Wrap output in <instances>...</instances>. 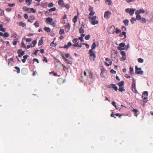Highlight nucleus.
<instances>
[{"mask_svg": "<svg viewBox=\"0 0 153 153\" xmlns=\"http://www.w3.org/2000/svg\"><path fill=\"white\" fill-rule=\"evenodd\" d=\"M141 68H138L137 66H135V73L138 74H142L143 72L141 71Z\"/></svg>", "mask_w": 153, "mask_h": 153, "instance_id": "obj_6", "label": "nucleus"}, {"mask_svg": "<svg viewBox=\"0 0 153 153\" xmlns=\"http://www.w3.org/2000/svg\"><path fill=\"white\" fill-rule=\"evenodd\" d=\"M56 45V43H54V41H53V42L51 43L50 46L52 47H55Z\"/></svg>", "mask_w": 153, "mask_h": 153, "instance_id": "obj_31", "label": "nucleus"}, {"mask_svg": "<svg viewBox=\"0 0 153 153\" xmlns=\"http://www.w3.org/2000/svg\"><path fill=\"white\" fill-rule=\"evenodd\" d=\"M17 53H18V56L21 57L25 54L24 51H22V50L19 49L17 51Z\"/></svg>", "mask_w": 153, "mask_h": 153, "instance_id": "obj_8", "label": "nucleus"}, {"mask_svg": "<svg viewBox=\"0 0 153 153\" xmlns=\"http://www.w3.org/2000/svg\"><path fill=\"white\" fill-rule=\"evenodd\" d=\"M36 43V40H34L32 42V44L33 45V47H35Z\"/></svg>", "mask_w": 153, "mask_h": 153, "instance_id": "obj_49", "label": "nucleus"}, {"mask_svg": "<svg viewBox=\"0 0 153 153\" xmlns=\"http://www.w3.org/2000/svg\"><path fill=\"white\" fill-rule=\"evenodd\" d=\"M95 13V12L94 11H92L91 10L90 13H89V15L90 16H93Z\"/></svg>", "mask_w": 153, "mask_h": 153, "instance_id": "obj_46", "label": "nucleus"}, {"mask_svg": "<svg viewBox=\"0 0 153 153\" xmlns=\"http://www.w3.org/2000/svg\"><path fill=\"white\" fill-rule=\"evenodd\" d=\"M109 87L114 88L115 91H117L118 90L117 87L116 86V85L112 83L109 85Z\"/></svg>", "mask_w": 153, "mask_h": 153, "instance_id": "obj_11", "label": "nucleus"}, {"mask_svg": "<svg viewBox=\"0 0 153 153\" xmlns=\"http://www.w3.org/2000/svg\"><path fill=\"white\" fill-rule=\"evenodd\" d=\"M126 59V56H123L120 58V60L121 61H124Z\"/></svg>", "mask_w": 153, "mask_h": 153, "instance_id": "obj_41", "label": "nucleus"}, {"mask_svg": "<svg viewBox=\"0 0 153 153\" xmlns=\"http://www.w3.org/2000/svg\"><path fill=\"white\" fill-rule=\"evenodd\" d=\"M123 35H124V38H126V32H122L121 34L119 35V36H122Z\"/></svg>", "mask_w": 153, "mask_h": 153, "instance_id": "obj_19", "label": "nucleus"}, {"mask_svg": "<svg viewBox=\"0 0 153 153\" xmlns=\"http://www.w3.org/2000/svg\"><path fill=\"white\" fill-rule=\"evenodd\" d=\"M14 68L15 69L17 70V72L18 74H19L20 72V69L18 67L15 66Z\"/></svg>", "mask_w": 153, "mask_h": 153, "instance_id": "obj_35", "label": "nucleus"}, {"mask_svg": "<svg viewBox=\"0 0 153 153\" xmlns=\"http://www.w3.org/2000/svg\"><path fill=\"white\" fill-rule=\"evenodd\" d=\"M17 36V35L16 33L12 35V37L14 39V40H16Z\"/></svg>", "mask_w": 153, "mask_h": 153, "instance_id": "obj_43", "label": "nucleus"}, {"mask_svg": "<svg viewBox=\"0 0 153 153\" xmlns=\"http://www.w3.org/2000/svg\"><path fill=\"white\" fill-rule=\"evenodd\" d=\"M141 22L142 23H145L146 22V19L145 18H142L141 19Z\"/></svg>", "mask_w": 153, "mask_h": 153, "instance_id": "obj_48", "label": "nucleus"}, {"mask_svg": "<svg viewBox=\"0 0 153 153\" xmlns=\"http://www.w3.org/2000/svg\"><path fill=\"white\" fill-rule=\"evenodd\" d=\"M0 30L2 32H4L6 31V30L3 27L0 28Z\"/></svg>", "mask_w": 153, "mask_h": 153, "instance_id": "obj_56", "label": "nucleus"}, {"mask_svg": "<svg viewBox=\"0 0 153 153\" xmlns=\"http://www.w3.org/2000/svg\"><path fill=\"white\" fill-rule=\"evenodd\" d=\"M64 27L65 28V31L66 32H68L70 29V26L69 24L68 23L64 25Z\"/></svg>", "mask_w": 153, "mask_h": 153, "instance_id": "obj_10", "label": "nucleus"}, {"mask_svg": "<svg viewBox=\"0 0 153 153\" xmlns=\"http://www.w3.org/2000/svg\"><path fill=\"white\" fill-rule=\"evenodd\" d=\"M62 59H64L65 61L67 63H68V64H71V63L70 62V61H69V60H68V59L65 58V57L64 56L63 54L62 55Z\"/></svg>", "mask_w": 153, "mask_h": 153, "instance_id": "obj_15", "label": "nucleus"}, {"mask_svg": "<svg viewBox=\"0 0 153 153\" xmlns=\"http://www.w3.org/2000/svg\"><path fill=\"white\" fill-rule=\"evenodd\" d=\"M110 72L112 74H115L116 73V72L112 69L110 70Z\"/></svg>", "mask_w": 153, "mask_h": 153, "instance_id": "obj_63", "label": "nucleus"}, {"mask_svg": "<svg viewBox=\"0 0 153 153\" xmlns=\"http://www.w3.org/2000/svg\"><path fill=\"white\" fill-rule=\"evenodd\" d=\"M93 50H92V49H90L89 51V53L90 54H94V52L93 51Z\"/></svg>", "mask_w": 153, "mask_h": 153, "instance_id": "obj_60", "label": "nucleus"}, {"mask_svg": "<svg viewBox=\"0 0 153 153\" xmlns=\"http://www.w3.org/2000/svg\"><path fill=\"white\" fill-rule=\"evenodd\" d=\"M22 72L23 74H25L27 72V69L26 68L22 69Z\"/></svg>", "mask_w": 153, "mask_h": 153, "instance_id": "obj_24", "label": "nucleus"}, {"mask_svg": "<svg viewBox=\"0 0 153 153\" xmlns=\"http://www.w3.org/2000/svg\"><path fill=\"white\" fill-rule=\"evenodd\" d=\"M129 21L127 19H124L123 21V22L124 23V24L126 26H127L128 25Z\"/></svg>", "mask_w": 153, "mask_h": 153, "instance_id": "obj_18", "label": "nucleus"}, {"mask_svg": "<svg viewBox=\"0 0 153 153\" xmlns=\"http://www.w3.org/2000/svg\"><path fill=\"white\" fill-rule=\"evenodd\" d=\"M64 33V30L63 29H60L59 31V34L60 35H62Z\"/></svg>", "mask_w": 153, "mask_h": 153, "instance_id": "obj_39", "label": "nucleus"}, {"mask_svg": "<svg viewBox=\"0 0 153 153\" xmlns=\"http://www.w3.org/2000/svg\"><path fill=\"white\" fill-rule=\"evenodd\" d=\"M77 16H74L73 18V22L74 23H75L77 22Z\"/></svg>", "mask_w": 153, "mask_h": 153, "instance_id": "obj_27", "label": "nucleus"}, {"mask_svg": "<svg viewBox=\"0 0 153 153\" xmlns=\"http://www.w3.org/2000/svg\"><path fill=\"white\" fill-rule=\"evenodd\" d=\"M132 90L133 92L137 93V91L136 90L135 86V80L133 79L131 85Z\"/></svg>", "mask_w": 153, "mask_h": 153, "instance_id": "obj_3", "label": "nucleus"}, {"mask_svg": "<svg viewBox=\"0 0 153 153\" xmlns=\"http://www.w3.org/2000/svg\"><path fill=\"white\" fill-rule=\"evenodd\" d=\"M32 40L30 38H28L26 39V41L27 42H30Z\"/></svg>", "mask_w": 153, "mask_h": 153, "instance_id": "obj_55", "label": "nucleus"}, {"mask_svg": "<svg viewBox=\"0 0 153 153\" xmlns=\"http://www.w3.org/2000/svg\"><path fill=\"white\" fill-rule=\"evenodd\" d=\"M27 11L28 13L32 12L33 13H35L36 12V10H27Z\"/></svg>", "mask_w": 153, "mask_h": 153, "instance_id": "obj_54", "label": "nucleus"}, {"mask_svg": "<svg viewBox=\"0 0 153 153\" xmlns=\"http://www.w3.org/2000/svg\"><path fill=\"white\" fill-rule=\"evenodd\" d=\"M115 116H118L119 117H120L122 115L120 114H115Z\"/></svg>", "mask_w": 153, "mask_h": 153, "instance_id": "obj_59", "label": "nucleus"}, {"mask_svg": "<svg viewBox=\"0 0 153 153\" xmlns=\"http://www.w3.org/2000/svg\"><path fill=\"white\" fill-rule=\"evenodd\" d=\"M98 23V21L97 20H94L92 21L91 22V24L93 25H95L97 24Z\"/></svg>", "mask_w": 153, "mask_h": 153, "instance_id": "obj_21", "label": "nucleus"}, {"mask_svg": "<svg viewBox=\"0 0 153 153\" xmlns=\"http://www.w3.org/2000/svg\"><path fill=\"white\" fill-rule=\"evenodd\" d=\"M72 45V44L71 42H68L67 45H65L64 46L62 47V48H66V49H68L69 47H70V46H71Z\"/></svg>", "mask_w": 153, "mask_h": 153, "instance_id": "obj_14", "label": "nucleus"}, {"mask_svg": "<svg viewBox=\"0 0 153 153\" xmlns=\"http://www.w3.org/2000/svg\"><path fill=\"white\" fill-rule=\"evenodd\" d=\"M19 25L20 26H22L23 27H24L26 26V24L22 22H21L20 23H19Z\"/></svg>", "mask_w": 153, "mask_h": 153, "instance_id": "obj_22", "label": "nucleus"}, {"mask_svg": "<svg viewBox=\"0 0 153 153\" xmlns=\"http://www.w3.org/2000/svg\"><path fill=\"white\" fill-rule=\"evenodd\" d=\"M21 46L22 48H26V46L24 44V42H22Z\"/></svg>", "mask_w": 153, "mask_h": 153, "instance_id": "obj_57", "label": "nucleus"}, {"mask_svg": "<svg viewBox=\"0 0 153 153\" xmlns=\"http://www.w3.org/2000/svg\"><path fill=\"white\" fill-rule=\"evenodd\" d=\"M121 54L122 56H126V52L124 51H122L120 53Z\"/></svg>", "mask_w": 153, "mask_h": 153, "instance_id": "obj_47", "label": "nucleus"}, {"mask_svg": "<svg viewBox=\"0 0 153 153\" xmlns=\"http://www.w3.org/2000/svg\"><path fill=\"white\" fill-rule=\"evenodd\" d=\"M130 72L131 74H132L133 72V68H132L131 66H130L129 67Z\"/></svg>", "mask_w": 153, "mask_h": 153, "instance_id": "obj_53", "label": "nucleus"}, {"mask_svg": "<svg viewBox=\"0 0 153 153\" xmlns=\"http://www.w3.org/2000/svg\"><path fill=\"white\" fill-rule=\"evenodd\" d=\"M53 6V4L52 3H49L48 5V7H52Z\"/></svg>", "mask_w": 153, "mask_h": 153, "instance_id": "obj_62", "label": "nucleus"}, {"mask_svg": "<svg viewBox=\"0 0 153 153\" xmlns=\"http://www.w3.org/2000/svg\"><path fill=\"white\" fill-rule=\"evenodd\" d=\"M105 3L107 4L108 5H110L111 4V0H105Z\"/></svg>", "mask_w": 153, "mask_h": 153, "instance_id": "obj_34", "label": "nucleus"}, {"mask_svg": "<svg viewBox=\"0 0 153 153\" xmlns=\"http://www.w3.org/2000/svg\"><path fill=\"white\" fill-rule=\"evenodd\" d=\"M44 43V41L42 39V38H41L40 40L39 41L38 45L40 46L43 44Z\"/></svg>", "mask_w": 153, "mask_h": 153, "instance_id": "obj_17", "label": "nucleus"}, {"mask_svg": "<svg viewBox=\"0 0 153 153\" xmlns=\"http://www.w3.org/2000/svg\"><path fill=\"white\" fill-rule=\"evenodd\" d=\"M132 111L134 112V115L135 116L137 117V112L138 111V110L137 109H134L133 108V110Z\"/></svg>", "mask_w": 153, "mask_h": 153, "instance_id": "obj_16", "label": "nucleus"}, {"mask_svg": "<svg viewBox=\"0 0 153 153\" xmlns=\"http://www.w3.org/2000/svg\"><path fill=\"white\" fill-rule=\"evenodd\" d=\"M105 60L106 61H108L109 63L110 64H111L112 63V62L111 60H110L108 58H106L105 59Z\"/></svg>", "mask_w": 153, "mask_h": 153, "instance_id": "obj_33", "label": "nucleus"}, {"mask_svg": "<svg viewBox=\"0 0 153 153\" xmlns=\"http://www.w3.org/2000/svg\"><path fill=\"white\" fill-rule=\"evenodd\" d=\"M9 36V34L8 32H5L4 33V37L7 38Z\"/></svg>", "mask_w": 153, "mask_h": 153, "instance_id": "obj_36", "label": "nucleus"}, {"mask_svg": "<svg viewBox=\"0 0 153 153\" xmlns=\"http://www.w3.org/2000/svg\"><path fill=\"white\" fill-rule=\"evenodd\" d=\"M142 18L141 17V16L140 15H137L136 16V19L137 20H140Z\"/></svg>", "mask_w": 153, "mask_h": 153, "instance_id": "obj_38", "label": "nucleus"}, {"mask_svg": "<svg viewBox=\"0 0 153 153\" xmlns=\"http://www.w3.org/2000/svg\"><path fill=\"white\" fill-rule=\"evenodd\" d=\"M140 13V12L139 10H137L135 11V14L137 15H139Z\"/></svg>", "mask_w": 153, "mask_h": 153, "instance_id": "obj_58", "label": "nucleus"}, {"mask_svg": "<svg viewBox=\"0 0 153 153\" xmlns=\"http://www.w3.org/2000/svg\"><path fill=\"white\" fill-rule=\"evenodd\" d=\"M82 45H85V46H86V48H89V45L87 43H82Z\"/></svg>", "mask_w": 153, "mask_h": 153, "instance_id": "obj_45", "label": "nucleus"}, {"mask_svg": "<svg viewBox=\"0 0 153 153\" xmlns=\"http://www.w3.org/2000/svg\"><path fill=\"white\" fill-rule=\"evenodd\" d=\"M136 20V19L134 17H132L130 19V22L132 24H134V22Z\"/></svg>", "mask_w": 153, "mask_h": 153, "instance_id": "obj_29", "label": "nucleus"}, {"mask_svg": "<svg viewBox=\"0 0 153 153\" xmlns=\"http://www.w3.org/2000/svg\"><path fill=\"white\" fill-rule=\"evenodd\" d=\"M96 57V56L95 54H91L89 55V59L91 61H94Z\"/></svg>", "mask_w": 153, "mask_h": 153, "instance_id": "obj_9", "label": "nucleus"}, {"mask_svg": "<svg viewBox=\"0 0 153 153\" xmlns=\"http://www.w3.org/2000/svg\"><path fill=\"white\" fill-rule=\"evenodd\" d=\"M73 42L74 44H79V41L77 38L74 39L73 40Z\"/></svg>", "mask_w": 153, "mask_h": 153, "instance_id": "obj_25", "label": "nucleus"}, {"mask_svg": "<svg viewBox=\"0 0 153 153\" xmlns=\"http://www.w3.org/2000/svg\"><path fill=\"white\" fill-rule=\"evenodd\" d=\"M105 71V68H102L101 69V73L100 74H104Z\"/></svg>", "mask_w": 153, "mask_h": 153, "instance_id": "obj_52", "label": "nucleus"}, {"mask_svg": "<svg viewBox=\"0 0 153 153\" xmlns=\"http://www.w3.org/2000/svg\"><path fill=\"white\" fill-rule=\"evenodd\" d=\"M114 116V113L113 112H112L111 114V117H113L115 119L116 117H115Z\"/></svg>", "mask_w": 153, "mask_h": 153, "instance_id": "obj_64", "label": "nucleus"}, {"mask_svg": "<svg viewBox=\"0 0 153 153\" xmlns=\"http://www.w3.org/2000/svg\"><path fill=\"white\" fill-rule=\"evenodd\" d=\"M32 1V0H26V3L27 5H29Z\"/></svg>", "mask_w": 153, "mask_h": 153, "instance_id": "obj_30", "label": "nucleus"}, {"mask_svg": "<svg viewBox=\"0 0 153 153\" xmlns=\"http://www.w3.org/2000/svg\"><path fill=\"white\" fill-rule=\"evenodd\" d=\"M111 59L115 63H117L118 61V58L117 53L116 52H114V54H112L111 55Z\"/></svg>", "mask_w": 153, "mask_h": 153, "instance_id": "obj_2", "label": "nucleus"}, {"mask_svg": "<svg viewBox=\"0 0 153 153\" xmlns=\"http://www.w3.org/2000/svg\"><path fill=\"white\" fill-rule=\"evenodd\" d=\"M111 14V12L109 10L105 12L104 15V17L106 19H108L109 18L110 15Z\"/></svg>", "mask_w": 153, "mask_h": 153, "instance_id": "obj_5", "label": "nucleus"}, {"mask_svg": "<svg viewBox=\"0 0 153 153\" xmlns=\"http://www.w3.org/2000/svg\"><path fill=\"white\" fill-rule=\"evenodd\" d=\"M118 90L119 91L121 92H122L123 91H124L125 90L123 89V87H119Z\"/></svg>", "mask_w": 153, "mask_h": 153, "instance_id": "obj_37", "label": "nucleus"}, {"mask_svg": "<svg viewBox=\"0 0 153 153\" xmlns=\"http://www.w3.org/2000/svg\"><path fill=\"white\" fill-rule=\"evenodd\" d=\"M46 22L47 24H49L53 27H55V23L53 21V19L50 17H48L46 19Z\"/></svg>", "mask_w": 153, "mask_h": 153, "instance_id": "obj_1", "label": "nucleus"}, {"mask_svg": "<svg viewBox=\"0 0 153 153\" xmlns=\"http://www.w3.org/2000/svg\"><path fill=\"white\" fill-rule=\"evenodd\" d=\"M79 33H84V30L82 28H79Z\"/></svg>", "mask_w": 153, "mask_h": 153, "instance_id": "obj_50", "label": "nucleus"}, {"mask_svg": "<svg viewBox=\"0 0 153 153\" xmlns=\"http://www.w3.org/2000/svg\"><path fill=\"white\" fill-rule=\"evenodd\" d=\"M89 74L90 78H92L93 74L92 72L91 71L89 72Z\"/></svg>", "mask_w": 153, "mask_h": 153, "instance_id": "obj_42", "label": "nucleus"}, {"mask_svg": "<svg viewBox=\"0 0 153 153\" xmlns=\"http://www.w3.org/2000/svg\"><path fill=\"white\" fill-rule=\"evenodd\" d=\"M89 19H91L92 20H94L96 19H97V16H93L92 17H91V16H89Z\"/></svg>", "mask_w": 153, "mask_h": 153, "instance_id": "obj_28", "label": "nucleus"}, {"mask_svg": "<svg viewBox=\"0 0 153 153\" xmlns=\"http://www.w3.org/2000/svg\"><path fill=\"white\" fill-rule=\"evenodd\" d=\"M91 37V36L90 35H87L85 36V39L86 40H88Z\"/></svg>", "mask_w": 153, "mask_h": 153, "instance_id": "obj_40", "label": "nucleus"}, {"mask_svg": "<svg viewBox=\"0 0 153 153\" xmlns=\"http://www.w3.org/2000/svg\"><path fill=\"white\" fill-rule=\"evenodd\" d=\"M96 47V45L95 42L93 43L91 45V47L92 50H94Z\"/></svg>", "mask_w": 153, "mask_h": 153, "instance_id": "obj_23", "label": "nucleus"}, {"mask_svg": "<svg viewBox=\"0 0 153 153\" xmlns=\"http://www.w3.org/2000/svg\"><path fill=\"white\" fill-rule=\"evenodd\" d=\"M135 10H126V13H128L130 15H132L134 13Z\"/></svg>", "mask_w": 153, "mask_h": 153, "instance_id": "obj_13", "label": "nucleus"}, {"mask_svg": "<svg viewBox=\"0 0 153 153\" xmlns=\"http://www.w3.org/2000/svg\"><path fill=\"white\" fill-rule=\"evenodd\" d=\"M125 46V44L123 43H121L119 44V46L117 47V48L119 50H123L125 49L124 47Z\"/></svg>", "mask_w": 153, "mask_h": 153, "instance_id": "obj_7", "label": "nucleus"}, {"mask_svg": "<svg viewBox=\"0 0 153 153\" xmlns=\"http://www.w3.org/2000/svg\"><path fill=\"white\" fill-rule=\"evenodd\" d=\"M138 61L139 63H142L143 62V59L139 58L138 59Z\"/></svg>", "mask_w": 153, "mask_h": 153, "instance_id": "obj_44", "label": "nucleus"}, {"mask_svg": "<svg viewBox=\"0 0 153 153\" xmlns=\"http://www.w3.org/2000/svg\"><path fill=\"white\" fill-rule=\"evenodd\" d=\"M121 30L120 29H118L117 28L116 30V31H115V33H116L118 34L121 33Z\"/></svg>", "mask_w": 153, "mask_h": 153, "instance_id": "obj_51", "label": "nucleus"}, {"mask_svg": "<svg viewBox=\"0 0 153 153\" xmlns=\"http://www.w3.org/2000/svg\"><path fill=\"white\" fill-rule=\"evenodd\" d=\"M148 95V93L147 91H145L143 94H142V97L143 99V101L145 102H147V97Z\"/></svg>", "mask_w": 153, "mask_h": 153, "instance_id": "obj_4", "label": "nucleus"}, {"mask_svg": "<svg viewBox=\"0 0 153 153\" xmlns=\"http://www.w3.org/2000/svg\"><path fill=\"white\" fill-rule=\"evenodd\" d=\"M44 30L47 32H50L51 31V29L49 27H45Z\"/></svg>", "mask_w": 153, "mask_h": 153, "instance_id": "obj_20", "label": "nucleus"}, {"mask_svg": "<svg viewBox=\"0 0 153 153\" xmlns=\"http://www.w3.org/2000/svg\"><path fill=\"white\" fill-rule=\"evenodd\" d=\"M58 4L61 6L63 7L65 6L64 2L63 0H59L58 2Z\"/></svg>", "mask_w": 153, "mask_h": 153, "instance_id": "obj_12", "label": "nucleus"}, {"mask_svg": "<svg viewBox=\"0 0 153 153\" xmlns=\"http://www.w3.org/2000/svg\"><path fill=\"white\" fill-rule=\"evenodd\" d=\"M34 25L35 26V27H39V25L38 22L37 21L34 24Z\"/></svg>", "mask_w": 153, "mask_h": 153, "instance_id": "obj_32", "label": "nucleus"}, {"mask_svg": "<svg viewBox=\"0 0 153 153\" xmlns=\"http://www.w3.org/2000/svg\"><path fill=\"white\" fill-rule=\"evenodd\" d=\"M124 84L123 81H121L118 83V86L119 87H121L123 86Z\"/></svg>", "mask_w": 153, "mask_h": 153, "instance_id": "obj_26", "label": "nucleus"}, {"mask_svg": "<svg viewBox=\"0 0 153 153\" xmlns=\"http://www.w3.org/2000/svg\"><path fill=\"white\" fill-rule=\"evenodd\" d=\"M13 58H10L9 59L8 65H9L11 62H13Z\"/></svg>", "mask_w": 153, "mask_h": 153, "instance_id": "obj_61", "label": "nucleus"}]
</instances>
